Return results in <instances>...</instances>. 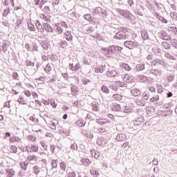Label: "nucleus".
<instances>
[{
  "label": "nucleus",
  "instance_id": "nucleus-1",
  "mask_svg": "<svg viewBox=\"0 0 177 177\" xmlns=\"http://www.w3.org/2000/svg\"><path fill=\"white\" fill-rule=\"evenodd\" d=\"M102 50L105 52L104 54L106 57H113L114 55H120V53H121L122 51V47H120V46L112 45L108 48H102Z\"/></svg>",
  "mask_w": 177,
  "mask_h": 177
},
{
  "label": "nucleus",
  "instance_id": "nucleus-2",
  "mask_svg": "<svg viewBox=\"0 0 177 177\" xmlns=\"http://www.w3.org/2000/svg\"><path fill=\"white\" fill-rule=\"evenodd\" d=\"M120 31L115 33L113 38L114 39H128L129 38V35L128 32V28L120 27L118 28Z\"/></svg>",
  "mask_w": 177,
  "mask_h": 177
},
{
  "label": "nucleus",
  "instance_id": "nucleus-3",
  "mask_svg": "<svg viewBox=\"0 0 177 177\" xmlns=\"http://www.w3.org/2000/svg\"><path fill=\"white\" fill-rule=\"evenodd\" d=\"M119 13L121 16L126 17V19L127 20H129V21H132V19L134 17L133 15L131 13V12L128 10L119 9Z\"/></svg>",
  "mask_w": 177,
  "mask_h": 177
},
{
  "label": "nucleus",
  "instance_id": "nucleus-4",
  "mask_svg": "<svg viewBox=\"0 0 177 177\" xmlns=\"http://www.w3.org/2000/svg\"><path fill=\"white\" fill-rule=\"evenodd\" d=\"M124 46L128 49H133V48L139 46V44L136 41L130 40L124 41Z\"/></svg>",
  "mask_w": 177,
  "mask_h": 177
},
{
  "label": "nucleus",
  "instance_id": "nucleus-5",
  "mask_svg": "<svg viewBox=\"0 0 177 177\" xmlns=\"http://www.w3.org/2000/svg\"><path fill=\"white\" fill-rule=\"evenodd\" d=\"M116 140H118V142H125V140H127V135H125V133H118L116 136Z\"/></svg>",
  "mask_w": 177,
  "mask_h": 177
},
{
  "label": "nucleus",
  "instance_id": "nucleus-6",
  "mask_svg": "<svg viewBox=\"0 0 177 177\" xmlns=\"http://www.w3.org/2000/svg\"><path fill=\"white\" fill-rule=\"evenodd\" d=\"M97 144L98 146H104L107 145V140L103 137H98L97 140Z\"/></svg>",
  "mask_w": 177,
  "mask_h": 177
},
{
  "label": "nucleus",
  "instance_id": "nucleus-7",
  "mask_svg": "<svg viewBox=\"0 0 177 177\" xmlns=\"http://www.w3.org/2000/svg\"><path fill=\"white\" fill-rule=\"evenodd\" d=\"M138 82H142L144 84H147L149 82V79L146 75H138Z\"/></svg>",
  "mask_w": 177,
  "mask_h": 177
},
{
  "label": "nucleus",
  "instance_id": "nucleus-8",
  "mask_svg": "<svg viewBox=\"0 0 177 177\" xmlns=\"http://www.w3.org/2000/svg\"><path fill=\"white\" fill-rule=\"evenodd\" d=\"M5 176L6 177H13V176H15V170L13 169H6Z\"/></svg>",
  "mask_w": 177,
  "mask_h": 177
},
{
  "label": "nucleus",
  "instance_id": "nucleus-9",
  "mask_svg": "<svg viewBox=\"0 0 177 177\" xmlns=\"http://www.w3.org/2000/svg\"><path fill=\"white\" fill-rule=\"evenodd\" d=\"M150 74H153V75H155L156 77H160L161 76V71L158 69H150L149 71Z\"/></svg>",
  "mask_w": 177,
  "mask_h": 177
},
{
  "label": "nucleus",
  "instance_id": "nucleus-10",
  "mask_svg": "<svg viewBox=\"0 0 177 177\" xmlns=\"http://www.w3.org/2000/svg\"><path fill=\"white\" fill-rule=\"evenodd\" d=\"M83 31H84L85 34L87 35L92 34V32L95 31V28L93 26L84 27Z\"/></svg>",
  "mask_w": 177,
  "mask_h": 177
},
{
  "label": "nucleus",
  "instance_id": "nucleus-11",
  "mask_svg": "<svg viewBox=\"0 0 177 177\" xmlns=\"http://www.w3.org/2000/svg\"><path fill=\"white\" fill-rule=\"evenodd\" d=\"M91 175L93 177H99L100 176V174H99V170L96 169H91L90 170Z\"/></svg>",
  "mask_w": 177,
  "mask_h": 177
},
{
  "label": "nucleus",
  "instance_id": "nucleus-12",
  "mask_svg": "<svg viewBox=\"0 0 177 177\" xmlns=\"http://www.w3.org/2000/svg\"><path fill=\"white\" fill-rule=\"evenodd\" d=\"M43 26L46 31H48V32H53V28L52 26H50V25L48 24V23H44Z\"/></svg>",
  "mask_w": 177,
  "mask_h": 177
},
{
  "label": "nucleus",
  "instance_id": "nucleus-13",
  "mask_svg": "<svg viewBox=\"0 0 177 177\" xmlns=\"http://www.w3.org/2000/svg\"><path fill=\"white\" fill-rule=\"evenodd\" d=\"M91 154L92 157H94V158H95V160H97V158H99V157L100 156V153H99V151L95 149H92L91 151Z\"/></svg>",
  "mask_w": 177,
  "mask_h": 177
},
{
  "label": "nucleus",
  "instance_id": "nucleus-14",
  "mask_svg": "<svg viewBox=\"0 0 177 177\" xmlns=\"http://www.w3.org/2000/svg\"><path fill=\"white\" fill-rule=\"evenodd\" d=\"M131 95H133V96H135V97L140 96V90H139V88H134L133 89H131Z\"/></svg>",
  "mask_w": 177,
  "mask_h": 177
},
{
  "label": "nucleus",
  "instance_id": "nucleus-15",
  "mask_svg": "<svg viewBox=\"0 0 177 177\" xmlns=\"http://www.w3.org/2000/svg\"><path fill=\"white\" fill-rule=\"evenodd\" d=\"M80 64H76L75 67L73 64H70L69 67H71V71H78L80 70Z\"/></svg>",
  "mask_w": 177,
  "mask_h": 177
},
{
  "label": "nucleus",
  "instance_id": "nucleus-16",
  "mask_svg": "<svg viewBox=\"0 0 177 177\" xmlns=\"http://www.w3.org/2000/svg\"><path fill=\"white\" fill-rule=\"evenodd\" d=\"M106 65L101 66L100 67H97L95 68V73H100L101 74L104 73V71H106Z\"/></svg>",
  "mask_w": 177,
  "mask_h": 177
},
{
  "label": "nucleus",
  "instance_id": "nucleus-17",
  "mask_svg": "<svg viewBox=\"0 0 177 177\" xmlns=\"http://www.w3.org/2000/svg\"><path fill=\"white\" fill-rule=\"evenodd\" d=\"M64 35L67 41H73V35H71V31H66L64 33Z\"/></svg>",
  "mask_w": 177,
  "mask_h": 177
},
{
  "label": "nucleus",
  "instance_id": "nucleus-18",
  "mask_svg": "<svg viewBox=\"0 0 177 177\" xmlns=\"http://www.w3.org/2000/svg\"><path fill=\"white\" fill-rule=\"evenodd\" d=\"M122 80L124 82H127V84H130V82H132V77L128 75H124L122 77Z\"/></svg>",
  "mask_w": 177,
  "mask_h": 177
},
{
  "label": "nucleus",
  "instance_id": "nucleus-19",
  "mask_svg": "<svg viewBox=\"0 0 177 177\" xmlns=\"http://www.w3.org/2000/svg\"><path fill=\"white\" fill-rule=\"evenodd\" d=\"M136 104L138 106H140L141 107H143V106H146V101L145 100H143V99L137 100L136 101Z\"/></svg>",
  "mask_w": 177,
  "mask_h": 177
},
{
  "label": "nucleus",
  "instance_id": "nucleus-20",
  "mask_svg": "<svg viewBox=\"0 0 177 177\" xmlns=\"http://www.w3.org/2000/svg\"><path fill=\"white\" fill-rule=\"evenodd\" d=\"M55 30L58 34H62L63 32V28L60 25H59V23L55 24Z\"/></svg>",
  "mask_w": 177,
  "mask_h": 177
},
{
  "label": "nucleus",
  "instance_id": "nucleus-21",
  "mask_svg": "<svg viewBox=\"0 0 177 177\" xmlns=\"http://www.w3.org/2000/svg\"><path fill=\"white\" fill-rule=\"evenodd\" d=\"M172 114V110L171 109H166L162 111V115L164 117H168Z\"/></svg>",
  "mask_w": 177,
  "mask_h": 177
},
{
  "label": "nucleus",
  "instance_id": "nucleus-22",
  "mask_svg": "<svg viewBox=\"0 0 177 177\" xmlns=\"http://www.w3.org/2000/svg\"><path fill=\"white\" fill-rule=\"evenodd\" d=\"M145 70V64H138L136 66V71H143Z\"/></svg>",
  "mask_w": 177,
  "mask_h": 177
},
{
  "label": "nucleus",
  "instance_id": "nucleus-23",
  "mask_svg": "<svg viewBox=\"0 0 177 177\" xmlns=\"http://www.w3.org/2000/svg\"><path fill=\"white\" fill-rule=\"evenodd\" d=\"M155 62L158 63V64H160V66H162L163 67H167V62L161 59H156Z\"/></svg>",
  "mask_w": 177,
  "mask_h": 177
},
{
  "label": "nucleus",
  "instance_id": "nucleus-24",
  "mask_svg": "<svg viewBox=\"0 0 177 177\" xmlns=\"http://www.w3.org/2000/svg\"><path fill=\"white\" fill-rule=\"evenodd\" d=\"M81 162H82L83 165H85V167L91 165V160L88 158H82Z\"/></svg>",
  "mask_w": 177,
  "mask_h": 177
},
{
  "label": "nucleus",
  "instance_id": "nucleus-25",
  "mask_svg": "<svg viewBox=\"0 0 177 177\" xmlns=\"http://www.w3.org/2000/svg\"><path fill=\"white\" fill-rule=\"evenodd\" d=\"M117 71H108L106 72L107 77H115L117 75Z\"/></svg>",
  "mask_w": 177,
  "mask_h": 177
},
{
  "label": "nucleus",
  "instance_id": "nucleus-26",
  "mask_svg": "<svg viewBox=\"0 0 177 177\" xmlns=\"http://www.w3.org/2000/svg\"><path fill=\"white\" fill-rule=\"evenodd\" d=\"M165 57L169 59V60H176V57H174L171 53L166 52L165 53Z\"/></svg>",
  "mask_w": 177,
  "mask_h": 177
},
{
  "label": "nucleus",
  "instance_id": "nucleus-27",
  "mask_svg": "<svg viewBox=\"0 0 177 177\" xmlns=\"http://www.w3.org/2000/svg\"><path fill=\"white\" fill-rule=\"evenodd\" d=\"M9 140L10 143H15V142H17L19 143V142H20V138L19 137L14 136V137H10L9 138Z\"/></svg>",
  "mask_w": 177,
  "mask_h": 177
},
{
  "label": "nucleus",
  "instance_id": "nucleus-28",
  "mask_svg": "<svg viewBox=\"0 0 177 177\" xmlns=\"http://www.w3.org/2000/svg\"><path fill=\"white\" fill-rule=\"evenodd\" d=\"M59 133H61V135H66V136H70V131L64 129H60L59 130Z\"/></svg>",
  "mask_w": 177,
  "mask_h": 177
},
{
  "label": "nucleus",
  "instance_id": "nucleus-29",
  "mask_svg": "<svg viewBox=\"0 0 177 177\" xmlns=\"http://www.w3.org/2000/svg\"><path fill=\"white\" fill-rule=\"evenodd\" d=\"M113 111H121V113H122V107L121 108V105L117 104L115 106H113Z\"/></svg>",
  "mask_w": 177,
  "mask_h": 177
},
{
  "label": "nucleus",
  "instance_id": "nucleus-30",
  "mask_svg": "<svg viewBox=\"0 0 177 177\" xmlns=\"http://www.w3.org/2000/svg\"><path fill=\"white\" fill-rule=\"evenodd\" d=\"M36 26L37 27L38 30H40V32H44V31H45L44 27H42V24H41V23L39 22V21H37L36 22Z\"/></svg>",
  "mask_w": 177,
  "mask_h": 177
},
{
  "label": "nucleus",
  "instance_id": "nucleus-31",
  "mask_svg": "<svg viewBox=\"0 0 177 177\" xmlns=\"http://www.w3.org/2000/svg\"><path fill=\"white\" fill-rule=\"evenodd\" d=\"M132 109L129 106H123L122 107V113H131Z\"/></svg>",
  "mask_w": 177,
  "mask_h": 177
},
{
  "label": "nucleus",
  "instance_id": "nucleus-32",
  "mask_svg": "<svg viewBox=\"0 0 177 177\" xmlns=\"http://www.w3.org/2000/svg\"><path fill=\"white\" fill-rule=\"evenodd\" d=\"M121 67L124 69L126 70V71H131V66H129V65H128L127 64H122L121 65Z\"/></svg>",
  "mask_w": 177,
  "mask_h": 177
},
{
  "label": "nucleus",
  "instance_id": "nucleus-33",
  "mask_svg": "<svg viewBox=\"0 0 177 177\" xmlns=\"http://www.w3.org/2000/svg\"><path fill=\"white\" fill-rule=\"evenodd\" d=\"M84 19L85 20H87V21H92L93 19H92V15H91V14H86L83 16Z\"/></svg>",
  "mask_w": 177,
  "mask_h": 177
},
{
  "label": "nucleus",
  "instance_id": "nucleus-34",
  "mask_svg": "<svg viewBox=\"0 0 177 177\" xmlns=\"http://www.w3.org/2000/svg\"><path fill=\"white\" fill-rule=\"evenodd\" d=\"M98 124H100V125H106V124H110V121L106 119H101L98 120Z\"/></svg>",
  "mask_w": 177,
  "mask_h": 177
},
{
  "label": "nucleus",
  "instance_id": "nucleus-35",
  "mask_svg": "<svg viewBox=\"0 0 177 177\" xmlns=\"http://www.w3.org/2000/svg\"><path fill=\"white\" fill-rule=\"evenodd\" d=\"M58 26L63 27V28H68V24H67V22L64 21H62L61 22L58 23Z\"/></svg>",
  "mask_w": 177,
  "mask_h": 177
},
{
  "label": "nucleus",
  "instance_id": "nucleus-36",
  "mask_svg": "<svg viewBox=\"0 0 177 177\" xmlns=\"http://www.w3.org/2000/svg\"><path fill=\"white\" fill-rule=\"evenodd\" d=\"M59 167H60V169H62V171H64V172H66V168H67V165H66V162H61L59 163Z\"/></svg>",
  "mask_w": 177,
  "mask_h": 177
},
{
  "label": "nucleus",
  "instance_id": "nucleus-37",
  "mask_svg": "<svg viewBox=\"0 0 177 177\" xmlns=\"http://www.w3.org/2000/svg\"><path fill=\"white\" fill-rule=\"evenodd\" d=\"M82 133L86 138H93V134L91 133L89 131H82Z\"/></svg>",
  "mask_w": 177,
  "mask_h": 177
},
{
  "label": "nucleus",
  "instance_id": "nucleus-38",
  "mask_svg": "<svg viewBox=\"0 0 177 177\" xmlns=\"http://www.w3.org/2000/svg\"><path fill=\"white\" fill-rule=\"evenodd\" d=\"M27 165H28V162H20L21 168L24 169V171H27Z\"/></svg>",
  "mask_w": 177,
  "mask_h": 177
},
{
  "label": "nucleus",
  "instance_id": "nucleus-39",
  "mask_svg": "<svg viewBox=\"0 0 177 177\" xmlns=\"http://www.w3.org/2000/svg\"><path fill=\"white\" fill-rule=\"evenodd\" d=\"M27 158H28V161H37L38 160V157H37L36 156H34V155L28 156Z\"/></svg>",
  "mask_w": 177,
  "mask_h": 177
},
{
  "label": "nucleus",
  "instance_id": "nucleus-40",
  "mask_svg": "<svg viewBox=\"0 0 177 177\" xmlns=\"http://www.w3.org/2000/svg\"><path fill=\"white\" fill-rule=\"evenodd\" d=\"M162 46H163V48L165 49H166L167 50H168V49H170L171 48V45H169V44H168L167 42L166 41H162Z\"/></svg>",
  "mask_w": 177,
  "mask_h": 177
},
{
  "label": "nucleus",
  "instance_id": "nucleus-41",
  "mask_svg": "<svg viewBox=\"0 0 177 177\" xmlns=\"http://www.w3.org/2000/svg\"><path fill=\"white\" fill-rule=\"evenodd\" d=\"M0 48L1 49V50H2L4 53H6V51L8 50V44H6V43L4 42V43L3 44V45L0 47Z\"/></svg>",
  "mask_w": 177,
  "mask_h": 177
},
{
  "label": "nucleus",
  "instance_id": "nucleus-42",
  "mask_svg": "<svg viewBox=\"0 0 177 177\" xmlns=\"http://www.w3.org/2000/svg\"><path fill=\"white\" fill-rule=\"evenodd\" d=\"M10 8L8 7L6 8L4 11H3V16L4 17H6V16H8V15H10Z\"/></svg>",
  "mask_w": 177,
  "mask_h": 177
},
{
  "label": "nucleus",
  "instance_id": "nucleus-43",
  "mask_svg": "<svg viewBox=\"0 0 177 177\" xmlns=\"http://www.w3.org/2000/svg\"><path fill=\"white\" fill-rule=\"evenodd\" d=\"M51 167L52 169H54V168H57V160H52Z\"/></svg>",
  "mask_w": 177,
  "mask_h": 177
},
{
  "label": "nucleus",
  "instance_id": "nucleus-44",
  "mask_svg": "<svg viewBox=\"0 0 177 177\" xmlns=\"http://www.w3.org/2000/svg\"><path fill=\"white\" fill-rule=\"evenodd\" d=\"M103 8H100V7H97L94 12H93V15H100L102 10Z\"/></svg>",
  "mask_w": 177,
  "mask_h": 177
},
{
  "label": "nucleus",
  "instance_id": "nucleus-45",
  "mask_svg": "<svg viewBox=\"0 0 177 177\" xmlns=\"http://www.w3.org/2000/svg\"><path fill=\"white\" fill-rule=\"evenodd\" d=\"M133 123L134 124L135 127H140V125H142V121H140L139 119L133 120Z\"/></svg>",
  "mask_w": 177,
  "mask_h": 177
},
{
  "label": "nucleus",
  "instance_id": "nucleus-46",
  "mask_svg": "<svg viewBox=\"0 0 177 177\" xmlns=\"http://www.w3.org/2000/svg\"><path fill=\"white\" fill-rule=\"evenodd\" d=\"M141 37L144 39V41H146V39H149V35L145 32H142Z\"/></svg>",
  "mask_w": 177,
  "mask_h": 177
},
{
  "label": "nucleus",
  "instance_id": "nucleus-47",
  "mask_svg": "<svg viewBox=\"0 0 177 177\" xmlns=\"http://www.w3.org/2000/svg\"><path fill=\"white\" fill-rule=\"evenodd\" d=\"M150 97V94L147 93H142V100L146 102V100H149V98Z\"/></svg>",
  "mask_w": 177,
  "mask_h": 177
},
{
  "label": "nucleus",
  "instance_id": "nucleus-48",
  "mask_svg": "<svg viewBox=\"0 0 177 177\" xmlns=\"http://www.w3.org/2000/svg\"><path fill=\"white\" fill-rule=\"evenodd\" d=\"M101 91L104 93H109V92H110V90H109V88H107V86H102L101 88Z\"/></svg>",
  "mask_w": 177,
  "mask_h": 177
},
{
  "label": "nucleus",
  "instance_id": "nucleus-49",
  "mask_svg": "<svg viewBox=\"0 0 177 177\" xmlns=\"http://www.w3.org/2000/svg\"><path fill=\"white\" fill-rule=\"evenodd\" d=\"M167 32L164 31V30H161L158 32V35L160 37V38H161V39H162L164 38V37H165L167 35Z\"/></svg>",
  "mask_w": 177,
  "mask_h": 177
},
{
  "label": "nucleus",
  "instance_id": "nucleus-50",
  "mask_svg": "<svg viewBox=\"0 0 177 177\" xmlns=\"http://www.w3.org/2000/svg\"><path fill=\"white\" fill-rule=\"evenodd\" d=\"M21 24H23V20L18 19L17 21V26H15L16 30H19V27H21Z\"/></svg>",
  "mask_w": 177,
  "mask_h": 177
},
{
  "label": "nucleus",
  "instance_id": "nucleus-51",
  "mask_svg": "<svg viewBox=\"0 0 177 177\" xmlns=\"http://www.w3.org/2000/svg\"><path fill=\"white\" fill-rule=\"evenodd\" d=\"M113 98L115 99V100H122V95L120 94H114L113 95Z\"/></svg>",
  "mask_w": 177,
  "mask_h": 177
},
{
  "label": "nucleus",
  "instance_id": "nucleus-52",
  "mask_svg": "<svg viewBox=\"0 0 177 177\" xmlns=\"http://www.w3.org/2000/svg\"><path fill=\"white\" fill-rule=\"evenodd\" d=\"M17 102L18 103H20V104H27V102H26V101L24 100V98H23V97L21 96H19Z\"/></svg>",
  "mask_w": 177,
  "mask_h": 177
},
{
  "label": "nucleus",
  "instance_id": "nucleus-53",
  "mask_svg": "<svg viewBox=\"0 0 177 177\" xmlns=\"http://www.w3.org/2000/svg\"><path fill=\"white\" fill-rule=\"evenodd\" d=\"M33 171H34V174H35L36 175H38V174L41 171V169L38 166H35L33 167Z\"/></svg>",
  "mask_w": 177,
  "mask_h": 177
},
{
  "label": "nucleus",
  "instance_id": "nucleus-54",
  "mask_svg": "<svg viewBox=\"0 0 177 177\" xmlns=\"http://www.w3.org/2000/svg\"><path fill=\"white\" fill-rule=\"evenodd\" d=\"M31 151H32V152H35V153H38V146L37 145H31Z\"/></svg>",
  "mask_w": 177,
  "mask_h": 177
},
{
  "label": "nucleus",
  "instance_id": "nucleus-55",
  "mask_svg": "<svg viewBox=\"0 0 177 177\" xmlns=\"http://www.w3.org/2000/svg\"><path fill=\"white\" fill-rule=\"evenodd\" d=\"M44 71L46 73H50L52 71V66H50V64H47V66L45 67Z\"/></svg>",
  "mask_w": 177,
  "mask_h": 177
},
{
  "label": "nucleus",
  "instance_id": "nucleus-56",
  "mask_svg": "<svg viewBox=\"0 0 177 177\" xmlns=\"http://www.w3.org/2000/svg\"><path fill=\"white\" fill-rule=\"evenodd\" d=\"M61 48H64L66 46H68V43L66 40H62L60 43Z\"/></svg>",
  "mask_w": 177,
  "mask_h": 177
},
{
  "label": "nucleus",
  "instance_id": "nucleus-57",
  "mask_svg": "<svg viewBox=\"0 0 177 177\" xmlns=\"http://www.w3.org/2000/svg\"><path fill=\"white\" fill-rule=\"evenodd\" d=\"M171 46H174V48L177 49V39H171Z\"/></svg>",
  "mask_w": 177,
  "mask_h": 177
},
{
  "label": "nucleus",
  "instance_id": "nucleus-58",
  "mask_svg": "<svg viewBox=\"0 0 177 177\" xmlns=\"http://www.w3.org/2000/svg\"><path fill=\"white\" fill-rule=\"evenodd\" d=\"M107 11L104 9L101 10V12L100 14V16H102V17H107Z\"/></svg>",
  "mask_w": 177,
  "mask_h": 177
},
{
  "label": "nucleus",
  "instance_id": "nucleus-59",
  "mask_svg": "<svg viewBox=\"0 0 177 177\" xmlns=\"http://www.w3.org/2000/svg\"><path fill=\"white\" fill-rule=\"evenodd\" d=\"M41 46H42L43 49H45L46 50L48 49V48H49V44H48V43H46V42H43V43H41Z\"/></svg>",
  "mask_w": 177,
  "mask_h": 177
},
{
  "label": "nucleus",
  "instance_id": "nucleus-60",
  "mask_svg": "<svg viewBox=\"0 0 177 177\" xmlns=\"http://www.w3.org/2000/svg\"><path fill=\"white\" fill-rule=\"evenodd\" d=\"M93 111H97L99 110V104H93Z\"/></svg>",
  "mask_w": 177,
  "mask_h": 177
},
{
  "label": "nucleus",
  "instance_id": "nucleus-61",
  "mask_svg": "<svg viewBox=\"0 0 177 177\" xmlns=\"http://www.w3.org/2000/svg\"><path fill=\"white\" fill-rule=\"evenodd\" d=\"M10 150L12 151V152L14 153H17V147L15 146V145H12L11 147H10Z\"/></svg>",
  "mask_w": 177,
  "mask_h": 177
},
{
  "label": "nucleus",
  "instance_id": "nucleus-62",
  "mask_svg": "<svg viewBox=\"0 0 177 177\" xmlns=\"http://www.w3.org/2000/svg\"><path fill=\"white\" fill-rule=\"evenodd\" d=\"M77 124L79 127H84L85 125V123L84 122V121L81 120H77Z\"/></svg>",
  "mask_w": 177,
  "mask_h": 177
},
{
  "label": "nucleus",
  "instance_id": "nucleus-63",
  "mask_svg": "<svg viewBox=\"0 0 177 177\" xmlns=\"http://www.w3.org/2000/svg\"><path fill=\"white\" fill-rule=\"evenodd\" d=\"M76 176H77V174H75V171L69 172L67 176V177H76Z\"/></svg>",
  "mask_w": 177,
  "mask_h": 177
},
{
  "label": "nucleus",
  "instance_id": "nucleus-64",
  "mask_svg": "<svg viewBox=\"0 0 177 177\" xmlns=\"http://www.w3.org/2000/svg\"><path fill=\"white\" fill-rule=\"evenodd\" d=\"M12 77L13 80H19V74H17V73H13L12 74Z\"/></svg>",
  "mask_w": 177,
  "mask_h": 177
}]
</instances>
